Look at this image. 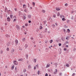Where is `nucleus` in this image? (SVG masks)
Masks as SVG:
<instances>
[{
	"label": "nucleus",
	"mask_w": 76,
	"mask_h": 76,
	"mask_svg": "<svg viewBox=\"0 0 76 76\" xmlns=\"http://www.w3.org/2000/svg\"><path fill=\"white\" fill-rule=\"evenodd\" d=\"M13 63L14 65H18V62L16 61H13Z\"/></svg>",
	"instance_id": "f257e3e1"
},
{
	"label": "nucleus",
	"mask_w": 76,
	"mask_h": 76,
	"mask_svg": "<svg viewBox=\"0 0 76 76\" xmlns=\"http://www.w3.org/2000/svg\"><path fill=\"white\" fill-rule=\"evenodd\" d=\"M16 28L18 31H19L20 30V27L18 25H16Z\"/></svg>",
	"instance_id": "f03ea898"
},
{
	"label": "nucleus",
	"mask_w": 76,
	"mask_h": 76,
	"mask_svg": "<svg viewBox=\"0 0 76 76\" xmlns=\"http://www.w3.org/2000/svg\"><path fill=\"white\" fill-rule=\"evenodd\" d=\"M57 73V69H56L55 71L53 72L54 75H56Z\"/></svg>",
	"instance_id": "7ed1b4c3"
},
{
	"label": "nucleus",
	"mask_w": 76,
	"mask_h": 76,
	"mask_svg": "<svg viewBox=\"0 0 76 76\" xmlns=\"http://www.w3.org/2000/svg\"><path fill=\"white\" fill-rule=\"evenodd\" d=\"M15 42L16 45H18V40H17V39L15 40Z\"/></svg>",
	"instance_id": "20e7f679"
},
{
	"label": "nucleus",
	"mask_w": 76,
	"mask_h": 76,
	"mask_svg": "<svg viewBox=\"0 0 76 76\" xmlns=\"http://www.w3.org/2000/svg\"><path fill=\"white\" fill-rule=\"evenodd\" d=\"M50 64H47L46 68H48V67H50Z\"/></svg>",
	"instance_id": "39448f33"
},
{
	"label": "nucleus",
	"mask_w": 76,
	"mask_h": 76,
	"mask_svg": "<svg viewBox=\"0 0 76 76\" xmlns=\"http://www.w3.org/2000/svg\"><path fill=\"white\" fill-rule=\"evenodd\" d=\"M61 9V8H59V7L56 8V10L57 11H59V10H60Z\"/></svg>",
	"instance_id": "423d86ee"
},
{
	"label": "nucleus",
	"mask_w": 76,
	"mask_h": 76,
	"mask_svg": "<svg viewBox=\"0 0 76 76\" xmlns=\"http://www.w3.org/2000/svg\"><path fill=\"white\" fill-rule=\"evenodd\" d=\"M14 51H15V49L13 48H12L11 50V53H13Z\"/></svg>",
	"instance_id": "0eeeda50"
},
{
	"label": "nucleus",
	"mask_w": 76,
	"mask_h": 76,
	"mask_svg": "<svg viewBox=\"0 0 76 76\" xmlns=\"http://www.w3.org/2000/svg\"><path fill=\"white\" fill-rule=\"evenodd\" d=\"M32 69V67H31V66L30 65H29L28 66V69Z\"/></svg>",
	"instance_id": "6e6552de"
},
{
	"label": "nucleus",
	"mask_w": 76,
	"mask_h": 76,
	"mask_svg": "<svg viewBox=\"0 0 76 76\" xmlns=\"http://www.w3.org/2000/svg\"><path fill=\"white\" fill-rule=\"evenodd\" d=\"M11 20L10 19V18L8 17L7 18V21H8V22H10V21Z\"/></svg>",
	"instance_id": "1a4fd4ad"
},
{
	"label": "nucleus",
	"mask_w": 76,
	"mask_h": 76,
	"mask_svg": "<svg viewBox=\"0 0 76 76\" xmlns=\"http://www.w3.org/2000/svg\"><path fill=\"white\" fill-rule=\"evenodd\" d=\"M23 59L22 58H21L18 60V61H21L22 62L23 61Z\"/></svg>",
	"instance_id": "9d476101"
},
{
	"label": "nucleus",
	"mask_w": 76,
	"mask_h": 76,
	"mask_svg": "<svg viewBox=\"0 0 76 76\" xmlns=\"http://www.w3.org/2000/svg\"><path fill=\"white\" fill-rule=\"evenodd\" d=\"M48 72H49L50 73H51V72H53V70L50 69H48Z\"/></svg>",
	"instance_id": "9b49d317"
},
{
	"label": "nucleus",
	"mask_w": 76,
	"mask_h": 76,
	"mask_svg": "<svg viewBox=\"0 0 76 76\" xmlns=\"http://www.w3.org/2000/svg\"><path fill=\"white\" fill-rule=\"evenodd\" d=\"M28 47V44H26L25 45V48H27Z\"/></svg>",
	"instance_id": "f8f14e48"
},
{
	"label": "nucleus",
	"mask_w": 76,
	"mask_h": 76,
	"mask_svg": "<svg viewBox=\"0 0 76 76\" xmlns=\"http://www.w3.org/2000/svg\"><path fill=\"white\" fill-rule=\"evenodd\" d=\"M9 11H10V10H9V11H7V8L5 9V12H7Z\"/></svg>",
	"instance_id": "ddd939ff"
},
{
	"label": "nucleus",
	"mask_w": 76,
	"mask_h": 76,
	"mask_svg": "<svg viewBox=\"0 0 76 76\" xmlns=\"http://www.w3.org/2000/svg\"><path fill=\"white\" fill-rule=\"evenodd\" d=\"M5 36L7 38H9L10 37L9 35L7 34H6Z\"/></svg>",
	"instance_id": "4468645a"
},
{
	"label": "nucleus",
	"mask_w": 76,
	"mask_h": 76,
	"mask_svg": "<svg viewBox=\"0 0 76 76\" xmlns=\"http://www.w3.org/2000/svg\"><path fill=\"white\" fill-rule=\"evenodd\" d=\"M33 61L35 63H36V62H37V59L34 58L33 59Z\"/></svg>",
	"instance_id": "2eb2a0df"
},
{
	"label": "nucleus",
	"mask_w": 76,
	"mask_h": 76,
	"mask_svg": "<svg viewBox=\"0 0 76 76\" xmlns=\"http://www.w3.org/2000/svg\"><path fill=\"white\" fill-rule=\"evenodd\" d=\"M23 8H24V9H26V5L25 4H23Z\"/></svg>",
	"instance_id": "dca6fc26"
},
{
	"label": "nucleus",
	"mask_w": 76,
	"mask_h": 76,
	"mask_svg": "<svg viewBox=\"0 0 76 76\" xmlns=\"http://www.w3.org/2000/svg\"><path fill=\"white\" fill-rule=\"evenodd\" d=\"M14 67H15V65H13L11 67V70H13L14 69Z\"/></svg>",
	"instance_id": "f3484780"
},
{
	"label": "nucleus",
	"mask_w": 76,
	"mask_h": 76,
	"mask_svg": "<svg viewBox=\"0 0 76 76\" xmlns=\"http://www.w3.org/2000/svg\"><path fill=\"white\" fill-rule=\"evenodd\" d=\"M39 29H42L43 28V27H42V26H40L39 27Z\"/></svg>",
	"instance_id": "a211bd4d"
},
{
	"label": "nucleus",
	"mask_w": 76,
	"mask_h": 76,
	"mask_svg": "<svg viewBox=\"0 0 76 76\" xmlns=\"http://www.w3.org/2000/svg\"><path fill=\"white\" fill-rule=\"evenodd\" d=\"M62 20L63 21H65V20H66V18H62Z\"/></svg>",
	"instance_id": "6ab92c4d"
},
{
	"label": "nucleus",
	"mask_w": 76,
	"mask_h": 76,
	"mask_svg": "<svg viewBox=\"0 0 76 76\" xmlns=\"http://www.w3.org/2000/svg\"><path fill=\"white\" fill-rule=\"evenodd\" d=\"M22 41L23 42H25V38H24L22 39Z\"/></svg>",
	"instance_id": "aec40b11"
},
{
	"label": "nucleus",
	"mask_w": 76,
	"mask_h": 76,
	"mask_svg": "<svg viewBox=\"0 0 76 76\" xmlns=\"http://www.w3.org/2000/svg\"><path fill=\"white\" fill-rule=\"evenodd\" d=\"M42 12L44 13H45V10H42Z\"/></svg>",
	"instance_id": "412c9836"
},
{
	"label": "nucleus",
	"mask_w": 76,
	"mask_h": 76,
	"mask_svg": "<svg viewBox=\"0 0 76 76\" xmlns=\"http://www.w3.org/2000/svg\"><path fill=\"white\" fill-rule=\"evenodd\" d=\"M27 11H28V10H26V9H24V12H27Z\"/></svg>",
	"instance_id": "4be33fe9"
},
{
	"label": "nucleus",
	"mask_w": 76,
	"mask_h": 76,
	"mask_svg": "<svg viewBox=\"0 0 76 76\" xmlns=\"http://www.w3.org/2000/svg\"><path fill=\"white\" fill-rule=\"evenodd\" d=\"M32 4L33 5V7H35V2H32Z\"/></svg>",
	"instance_id": "5701e85b"
},
{
	"label": "nucleus",
	"mask_w": 76,
	"mask_h": 76,
	"mask_svg": "<svg viewBox=\"0 0 76 76\" xmlns=\"http://www.w3.org/2000/svg\"><path fill=\"white\" fill-rule=\"evenodd\" d=\"M25 26H28V24L27 23H26L25 24Z\"/></svg>",
	"instance_id": "b1692460"
},
{
	"label": "nucleus",
	"mask_w": 76,
	"mask_h": 76,
	"mask_svg": "<svg viewBox=\"0 0 76 76\" xmlns=\"http://www.w3.org/2000/svg\"><path fill=\"white\" fill-rule=\"evenodd\" d=\"M53 40L51 39L49 41V42L50 44H51V43L53 42Z\"/></svg>",
	"instance_id": "393cba45"
},
{
	"label": "nucleus",
	"mask_w": 76,
	"mask_h": 76,
	"mask_svg": "<svg viewBox=\"0 0 76 76\" xmlns=\"http://www.w3.org/2000/svg\"><path fill=\"white\" fill-rule=\"evenodd\" d=\"M3 50H1L0 52V54H3Z\"/></svg>",
	"instance_id": "a878e982"
},
{
	"label": "nucleus",
	"mask_w": 76,
	"mask_h": 76,
	"mask_svg": "<svg viewBox=\"0 0 76 76\" xmlns=\"http://www.w3.org/2000/svg\"><path fill=\"white\" fill-rule=\"evenodd\" d=\"M67 31L68 33H70V29H68Z\"/></svg>",
	"instance_id": "bb28decb"
},
{
	"label": "nucleus",
	"mask_w": 76,
	"mask_h": 76,
	"mask_svg": "<svg viewBox=\"0 0 76 76\" xmlns=\"http://www.w3.org/2000/svg\"><path fill=\"white\" fill-rule=\"evenodd\" d=\"M10 18H11V19H12L13 18V15H10Z\"/></svg>",
	"instance_id": "cd10ccee"
},
{
	"label": "nucleus",
	"mask_w": 76,
	"mask_h": 76,
	"mask_svg": "<svg viewBox=\"0 0 76 76\" xmlns=\"http://www.w3.org/2000/svg\"><path fill=\"white\" fill-rule=\"evenodd\" d=\"M28 18H31V15H28Z\"/></svg>",
	"instance_id": "c85d7f7f"
},
{
	"label": "nucleus",
	"mask_w": 76,
	"mask_h": 76,
	"mask_svg": "<svg viewBox=\"0 0 76 76\" xmlns=\"http://www.w3.org/2000/svg\"><path fill=\"white\" fill-rule=\"evenodd\" d=\"M66 66L67 67H69V65L68 64H66Z\"/></svg>",
	"instance_id": "c756f323"
},
{
	"label": "nucleus",
	"mask_w": 76,
	"mask_h": 76,
	"mask_svg": "<svg viewBox=\"0 0 76 76\" xmlns=\"http://www.w3.org/2000/svg\"><path fill=\"white\" fill-rule=\"evenodd\" d=\"M53 18H56V15H55V14H54V15H53Z\"/></svg>",
	"instance_id": "7c9ffc66"
},
{
	"label": "nucleus",
	"mask_w": 76,
	"mask_h": 76,
	"mask_svg": "<svg viewBox=\"0 0 76 76\" xmlns=\"http://www.w3.org/2000/svg\"><path fill=\"white\" fill-rule=\"evenodd\" d=\"M15 72H17V67H16L15 68Z\"/></svg>",
	"instance_id": "2f4dec72"
},
{
	"label": "nucleus",
	"mask_w": 76,
	"mask_h": 76,
	"mask_svg": "<svg viewBox=\"0 0 76 76\" xmlns=\"http://www.w3.org/2000/svg\"><path fill=\"white\" fill-rule=\"evenodd\" d=\"M26 18L25 16H24L23 17V19H24V20H25V19H26Z\"/></svg>",
	"instance_id": "473e14b6"
},
{
	"label": "nucleus",
	"mask_w": 76,
	"mask_h": 76,
	"mask_svg": "<svg viewBox=\"0 0 76 76\" xmlns=\"http://www.w3.org/2000/svg\"><path fill=\"white\" fill-rule=\"evenodd\" d=\"M57 16H60V12H58L57 15Z\"/></svg>",
	"instance_id": "72a5a7b5"
},
{
	"label": "nucleus",
	"mask_w": 76,
	"mask_h": 76,
	"mask_svg": "<svg viewBox=\"0 0 76 76\" xmlns=\"http://www.w3.org/2000/svg\"><path fill=\"white\" fill-rule=\"evenodd\" d=\"M7 51H9V48H7Z\"/></svg>",
	"instance_id": "f704fd0d"
},
{
	"label": "nucleus",
	"mask_w": 76,
	"mask_h": 76,
	"mask_svg": "<svg viewBox=\"0 0 76 76\" xmlns=\"http://www.w3.org/2000/svg\"><path fill=\"white\" fill-rule=\"evenodd\" d=\"M57 65H58V64L57 63L55 64V65L56 66V67H57Z\"/></svg>",
	"instance_id": "c9c22d12"
},
{
	"label": "nucleus",
	"mask_w": 76,
	"mask_h": 76,
	"mask_svg": "<svg viewBox=\"0 0 76 76\" xmlns=\"http://www.w3.org/2000/svg\"><path fill=\"white\" fill-rule=\"evenodd\" d=\"M40 73V72L39 71H38V75H39V73Z\"/></svg>",
	"instance_id": "e433bc0d"
},
{
	"label": "nucleus",
	"mask_w": 76,
	"mask_h": 76,
	"mask_svg": "<svg viewBox=\"0 0 76 76\" xmlns=\"http://www.w3.org/2000/svg\"><path fill=\"white\" fill-rule=\"evenodd\" d=\"M66 22H67V23H69V22H70V20H66Z\"/></svg>",
	"instance_id": "4c0bfd02"
},
{
	"label": "nucleus",
	"mask_w": 76,
	"mask_h": 76,
	"mask_svg": "<svg viewBox=\"0 0 76 76\" xmlns=\"http://www.w3.org/2000/svg\"><path fill=\"white\" fill-rule=\"evenodd\" d=\"M26 58H27V59H28V55H26Z\"/></svg>",
	"instance_id": "58836bf2"
},
{
	"label": "nucleus",
	"mask_w": 76,
	"mask_h": 76,
	"mask_svg": "<svg viewBox=\"0 0 76 76\" xmlns=\"http://www.w3.org/2000/svg\"><path fill=\"white\" fill-rule=\"evenodd\" d=\"M45 32H47V28H45Z\"/></svg>",
	"instance_id": "ea45409f"
},
{
	"label": "nucleus",
	"mask_w": 76,
	"mask_h": 76,
	"mask_svg": "<svg viewBox=\"0 0 76 76\" xmlns=\"http://www.w3.org/2000/svg\"><path fill=\"white\" fill-rule=\"evenodd\" d=\"M76 75V74L75 73H73L72 75V76H75Z\"/></svg>",
	"instance_id": "a19ab883"
},
{
	"label": "nucleus",
	"mask_w": 76,
	"mask_h": 76,
	"mask_svg": "<svg viewBox=\"0 0 76 76\" xmlns=\"http://www.w3.org/2000/svg\"><path fill=\"white\" fill-rule=\"evenodd\" d=\"M3 29H4V28H3V27H1V30H3Z\"/></svg>",
	"instance_id": "79ce46f5"
},
{
	"label": "nucleus",
	"mask_w": 76,
	"mask_h": 76,
	"mask_svg": "<svg viewBox=\"0 0 76 76\" xmlns=\"http://www.w3.org/2000/svg\"><path fill=\"white\" fill-rule=\"evenodd\" d=\"M26 69H25L23 70V72H26Z\"/></svg>",
	"instance_id": "37998d69"
},
{
	"label": "nucleus",
	"mask_w": 76,
	"mask_h": 76,
	"mask_svg": "<svg viewBox=\"0 0 76 76\" xmlns=\"http://www.w3.org/2000/svg\"><path fill=\"white\" fill-rule=\"evenodd\" d=\"M36 66H34V70H35L36 69Z\"/></svg>",
	"instance_id": "c03bdc74"
},
{
	"label": "nucleus",
	"mask_w": 76,
	"mask_h": 76,
	"mask_svg": "<svg viewBox=\"0 0 76 76\" xmlns=\"http://www.w3.org/2000/svg\"><path fill=\"white\" fill-rule=\"evenodd\" d=\"M16 20V19H14L13 20V22H15Z\"/></svg>",
	"instance_id": "a18cd8bd"
},
{
	"label": "nucleus",
	"mask_w": 76,
	"mask_h": 76,
	"mask_svg": "<svg viewBox=\"0 0 76 76\" xmlns=\"http://www.w3.org/2000/svg\"><path fill=\"white\" fill-rule=\"evenodd\" d=\"M52 26L53 28H54V27H55V25L54 24L53 25H52Z\"/></svg>",
	"instance_id": "49530a36"
},
{
	"label": "nucleus",
	"mask_w": 76,
	"mask_h": 76,
	"mask_svg": "<svg viewBox=\"0 0 76 76\" xmlns=\"http://www.w3.org/2000/svg\"><path fill=\"white\" fill-rule=\"evenodd\" d=\"M65 6H68V4H67L66 3V4H65Z\"/></svg>",
	"instance_id": "de8ad7c7"
},
{
	"label": "nucleus",
	"mask_w": 76,
	"mask_h": 76,
	"mask_svg": "<svg viewBox=\"0 0 76 76\" xmlns=\"http://www.w3.org/2000/svg\"><path fill=\"white\" fill-rule=\"evenodd\" d=\"M73 18H74L73 16H72L71 17V19H72V20H73Z\"/></svg>",
	"instance_id": "09e8293b"
},
{
	"label": "nucleus",
	"mask_w": 76,
	"mask_h": 76,
	"mask_svg": "<svg viewBox=\"0 0 76 76\" xmlns=\"http://www.w3.org/2000/svg\"><path fill=\"white\" fill-rule=\"evenodd\" d=\"M58 45H59V46H61V43H59Z\"/></svg>",
	"instance_id": "8fccbe9b"
},
{
	"label": "nucleus",
	"mask_w": 76,
	"mask_h": 76,
	"mask_svg": "<svg viewBox=\"0 0 76 76\" xmlns=\"http://www.w3.org/2000/svg\"><path fill=\"white\" fill-rule=\"evenodd\" d=\"M45 76H48V74L47 73L45 74Z\"/></svg>",
	"instance_id": "3c124183"
},
{
	"label": "nucleus",
	"mask_w": 76,
	"mask_h": 76,
	"mask_svg": "<svg viewBox=\"0 0 76 76\" xmlns=\"http://www.w3.org/2000/svg\"><path fill=\"white\" fill-rule=\"evenodd\" d=\"M14 10H15V11H16L17 10V8H15L14 9Z\"/></svg>",
	"instance_id": "603ef678"
},
{
	"label": "nucleus",
	"mask_w": 76,
	"mask_h": 76,
	"mask_svg": "<svg viewBox=\"0 0 76 76\" xmlns=\"http://www.w3.org/2000/svg\"><path fill=\"white\" fill-rule=\"evenodd\" d=\"M44 22L45 23H45H46L47 22V21H44Z\"/></svg>",
	"instance_id": "864d4df0"
},
{
	"label": "nucleus",
	"mask_w": 76,
	"mask_h": 76,
	"mask_svg": "<svg viewBox=\"0 0 76 76\" xmlns=\"http://www.w3.org/2000/svg\"><path fill=\"white\" fill-rule=\"evenodd\" d=\"M64 51H66V50H67V49H66V48H64Z\"/></svg>",
	"instance_id": "5fc2aeb1"
},
{
	"label": "nucleus",
	"mask_w": 76,
	"mask_h": 76,
	"mask_svg": "<svg viewBox=\"0 0 76 76\" xmlns=\"http://www.w3.org/2000/svg\"><path fill=\"white\" fill-rule=\"evenodd\" d=\"M39 31V29H37V30H36V32H38Z\"/></svg>",
	"instance_id": "6e6d98bb"
},
{
	"label": "nucleus",
	"mask_w": 76,
	"mask_h": 76,
	"mask_svg": "<svg viewBox=\"0 0 76 76\" xmlns=\"http://www.w3.org/2000/svg\"><path fill=\"white\" fill-rule=\"evenodd\" d=\"M31 40H34V38L33 37L31 38Z\"/></svg>",
	"instance_id": "4d7b16f0"
},
{
	"label": "nucleus",
	"mask_w": 76,
	"mask_h": 76,
	"mask_svg": "<svg viewBox=\"0 0 76 76\" xmlns=\"http://www.w3.org/2000/svg\"><path fill=\"white\" fill-rule=\"evenodd\" d=\"M28 23H30L31 22V21L29 20V21H28Z\"/></svg>",
	"instance_id": "13d9d810"
},
{
	"label": "nucleus",
	"mask_w": 76,
	"mask_h": 76,
	"mask_svg": "<svg viewBox=\"0 0 76 76\" xmlns=\"http://www.w3.org/2000/svg\"><path fill=\"white\" fill-rule=\"evenodd\" d=\"M61 74H62V73H60L59 74V76H61Z\"/></svg>",
	"instance_id": "bf43d9fd"
},
{
	"label": "nucleus",
	"mask_w": 76,
	"mask_h": 76,
	"mask_svg": "<svg viewBox=\"0 0 76 76\" xmlns=\"http://www.w3.org/2000/svg\"><path fill=\"white\" fill-rule=\"evenodd\" d=\"M66 39H67V40H69V39H68V37H67L66 38Z\"/></svg>",
	"instance_id": "052dcab7"
},
{
	"label": "nucleus",
	"mask_w": 76,
	"mask_h": 76,
	"mask_svg": "<svg viewBox=\"0 0 76 76\" xmlns=\"http://www.w3.org/2000/svg\"><path fill=\"white\" fill-rule=\"evenodd\" d=\"M48 41H46L45 42V43H48Z\"/></svg>",
	"instance_id": "680f3d73"
},
{
	"label": "nucleus",
	"mask_w": 76,
	"mask_h": 76,
	"mask_svg": "<svg viewBox=\"0 0 76 76\" xmlns=\"http://www.w3.org/2000/svg\"><path fill=\"white\" fill-rule=\"evenodd\" d=\"M55 25H56V26H58V24H57V23H55Z\"/></svg>",
	"instance_id": "e2e57ef3"
},
{
	"label": "nucleus",
	"mask_w": 76,
	"mask_h": 76,
	"mask_svg": "<svg viewBox=\"0 0 76 76\" xmlns=\"http://www.w3.org/2000/svg\"><path fill=\"white\" fill-rule=\"evenodd\" d=\"M29 4H28V7H29Z\"/></svg>",
	"instance_id": "0e129e2a"
},
{
	"label": "nucleus",
	"mask_w": 76,
	"mask_h": 76,
	"mask_svg": "<svg viewBox=\"0 0 76 76\" xmlns=\"http://www.w3.org/2000/svg\"><path fill=\"white\" fill-rule=\"evenodd\" d=\"M66 47H69V46L68 45H66Z\"/></svg>",
	"instance_id": "69168bd1"
},
{
	"label": "nucleus",
	"mask_w": 76,
	"mask_h": 76,
	"mask_svg": "<svg viewBox=\"0 0 76 76\" xmlns=\"http://www.w3.org/2000/svg\"><path fill=\"white\" fill-rule=\"evenodd\" d=\"M64 32H66V29H64Z\"/></svg>",
	"instance_id": "338daca9"
},
{
	"label": "nucleus",
	"mask_w": 76,
	"mask_h": 76,
	"mask_svg": "<svg viewBox=\"0 0 76 76\" xmlns=\"http://www.w3.org/2000/svg\"><path fill=\"white\" fill-rule=\"evenodd\" d=\"M22 28H25V26H22Z\"/></svg>",
	"instance_id": "774afa93"
}]
</instances>
